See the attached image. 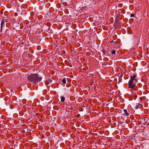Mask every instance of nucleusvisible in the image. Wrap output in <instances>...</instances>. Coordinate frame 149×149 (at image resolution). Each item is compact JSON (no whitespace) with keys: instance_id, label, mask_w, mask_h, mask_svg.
<instances>
[{"instance_id":"1","label":"nucleus","mask_w":149,"mask_h":149,"mask_svg":"<svg viewBox=\"0 0 149 149\" xmlns=\"http://www.w3.org/2000/svg\"><path fill=\"white\" fill-rule=\"evenodd\" d=\"M27 80L34 84H37L42 79V77L37 73L31 74L27 78Z\"/></svg>"},{"instance_id":"2","label":"nucleus","mask_w":149,"mask_h":149,"mask_svg":"<svg viewBox=\"0 0 149 149\" xmlns=\"http://www.w3.org/2000/svg\"><path fill=\"white\" fill-rule=\"evenodd\" d=\"M137 82V77L136 75L134 74L130 77V79L128 83V86L136 85Z\"/></svg>"},{"instance_id":"3","label":"nucleus","mask_w":149,"mask_h":149,"mask_svg":"<svg viewBox=\"0 0 149 149\" xmlns=\"http://www.w3.org/2000/svg\"><path fill=\"white\" fill-rule=\"evenodd\" d=\"M128 87L131 88L130 91L132 93H136H136L138 94V92H140V91H138L139 89L136 85L128 86Z\"/></svg>"},{"instance_id":"4","label":"nucleus","mask_w":149,"mask_h":149,"mask_svg":"<svg viewBox=\"0 0 149 149\" xmlns=\"http://www.w3.org/2000/svg\"><path fill=\"white\" fill-rule=\"evenodd\" d=\"M114 48L115 49H118L120 47V45L119 42H114Z\"/></svg>"},{"instance_id":"5","label":"nucleus","mask_w":149,"mask_h":149,"mask_svg":"<svg viewBox=\"0 0 149 149\" xmlns=\"http://www.w3.org/2000/svg\"><path fill=\"white\" fill-rule=\"evenodd\" d=\"M143 105L142 104H138V105H136L135 106V108L136 109H137L139 108L142 107Z\"/></svg>"},{"instance_id":"6","label":"nucleus","mask_w":149,"mask_h":149,"mask_svg":"<svg viewBox=\"0 0 149 149\" xmlns=\"http://www.w3.org/2000/svg\"><path fill=\"white\" fill-rule=\"evenodd\" d=\"M123 111H124L125 113V115H126V116H129V114L128 113L127 110L126 109H124L123 110Z\"/></svg>"},{"instance_id":"7","label":"nucleus","mask_w":149,"mask_h":149,"mask_svg":"<svg viewBox=\"0 0 149 149\" xmlns=\"http://www.w3.org/2000/svg\"><path fill=\"white\" fill-rule=\"evenodd\" d=\"M22 8H27V6L26 4H23L22 5Z\"/></svg>"},{"instance_id":"8","label":"nucleus","mask_w":149,"mask_h":149,"mask_svg":"<svg viewBox=\"0 0 149 149\" xmlns=\"http://www.w3.org/2000/svg\"><path fill=\"white\" fill-rule=\"evenodd\" d=\"M65 98L63 96H62L61 97V101L62 102H64L65 101Z\"/></svg>"},{"instance_id":"9","label":"nucleus","mask_w":149,"mask_h":149,"mask_svg":"<svg viewBox=\"0 0 149 149\" xmlns=\"http://www.w3.org/2000/svg\"><path fill=\"white\" fill-rule=\"evenodd\" d=\"M116 50L113 49L111 51V52L112 54H116Z\"/></svg>"},{"instance_id":"10","label":"nucleus","mask_w":149,"mask_h":149,"mask_svg":"<svg viewBox=\"0 0 149 149\" xmlns=\"http://www.w3.org/2000/svg\"><path fill=\"white\" fill-rule=\"evenodd\" d=\"M132 94L133 95L135 99H136L137 97V95H136V93H132Z\"/></svg>"},{"instance_id":"11","label":"nucleus","mask_w":149,"mask_h":149,"mask_svg":"<svg viewBox=\"0 0 149 149\" xmlns=\"http://www.w3.org/2000/svg\"><path fill=\"white\" fill-rule=\"evenodd\" d=\"M62 82L63 84H64L66 83V80L65 78H63V79L62 80Z\"/></svg>"},{"instance_id":"12","label":"nucleus","mask_w":149,"mask_h":149,"mask_svg":"<svg viewBox=\"0 0 149 149\" xmlns=\"http://www.w3.org/2000/svg\"><path fill=\"white\" fill-rule=\"evenodd\" d=\"M4 24V22L3 21H2L1 23V30L2 29V27L3 25V24Z\"/></svg>"},{"instance_id":"13","label":"nucleus","mask_w":149,"mask_h":149,"mask_svg":"<svg viewBox=\"0 0 149 149\" xmlns=\"http://www.w3.org/2000/svg\"><path fill=\"white\" fill-rule=\"evenodd\" d=\"M2 20L4 22H8L7 19H6L5 17H4L2 19Z\"/></svg>"},{"instance_id":"14","label":"nucleus","mask_w":149,"mask_h":149,"mask_svg":"<svg viewBox=\"0 0 149 149\" xmlns=\"http://www.w3.org/2000/svg\"><path fill=\"white\" fill-rule=\"evenodd\" d=\"M94 83V81L93 80H91V81L90 82V86H92Z\"/></svg>"},{"instance_id":"15","label":"nucleus","mask_w":149,"mask_h":149,"mask_svg":"<svg viewBox=\"0 0 149 149\" xmlns=\"http://www.w3.org/2000/svg\"><path fill=\"white\" fill-rule=\"evenodd\" d=\"M144 99V97H142L140 98V100L141 101H142Z\"/></svg>"},{"instance_id":"16","label":"nucleus","mask_w":149,"mask_h":149,"mask_svg":"<svg viewBox=\"0 0 149 149\" xmlns=\"http://www.w3.org/2000/svg\"><path fill=\"white\" fill-rule=\"evenodd\" d=\"M130 16L131 17H134V15L133 14H131L130 15Z\"/></svg>"},{"instance_id":"17","label":"nucleus","mask_w":149,"mask_h":149,"mask_svg":"<svg viewBox=\"0 0 149 149\" xmlns=\"http://www.w3.org/2000/svg\"><path fill=\"white\" fill-rule=\"evenodd\" d=\"M48 81L49 82V83H51L52 81V80L51 79H49L48 80Z\"/></svg>"},{"instance_id":"18","label":"nucleus","mask_w":149,"mask_h":149,"mask_svg":"<svg viewBox=\"0 0 149 149\" xmlns=\"http://www.w3.org/2000/svg\"><path fill=\"white\" fill-rule=\"evenodd\" d=\"M10 107L11 109H12L13 108V106L12 105H10Z\"/></svg>"},{"instance_id":"19","label":"nucleus","mask_w":149,"mask_h":149,"mask_svg":"<svg viewBox=\"0 0 149 149\" xmlns=\"http://www.w3.org/2000/svg\"><path fill=\"white\" fill-rule=\"evenodd\" d=\"M49 23H47L46 24V25L48 26V24H49Z\"/></svg>"},{"instance_id":"20","label":"nucleus","mask_w":149,"mask_h":149,"mask_svg":"<svg viewBox=\"0 0 149 149\" xmlns=\"http://www.w3.org/2000/svg\"><path fill=\"white\" fill-rule=\"evenodd\" d=\"M113 42V40H112V41H111L110 42H111V43H112V42Z\"/></svg>"},{"instance_id":"21","label":"nucleus","mask_w":149,"mask_h":149,"mask_svg":"<svg viewBox=\"0 0 149 149\" xmlns=\"http://www.w3.org/2000/svg\"><path fill=\"white\" fill-rule=\"evenodd\" d=\"M79 115L77 116V117H79Z\"/></svg>"},{"instance_id":"22","label":"nucleus","mask_w":149,"mask_h":149,"mask_svg":"<svg viewBox=\"0 0 149 149\" xmlns=\"http://www.w3.org/2000/svg\"><path fill=\"white\" fill-rule=\"evenodd\" d=\"M22 45L24 44V43H23V42L22 43Z\"/></svg>"},{"instance_id":"23","label":"nucleus","mask_w":149,"mask_h":149,"mask_svg":"<svg viewBox=\"0 0 149 149\" xmlns=\"http://www.w3.org/2000/svg\"><path fill=\"white\" fill-rule=\"evenodd\" d=\"M71 109H72H72H72V108H71Z\"/></svg>"}]
</instances>
